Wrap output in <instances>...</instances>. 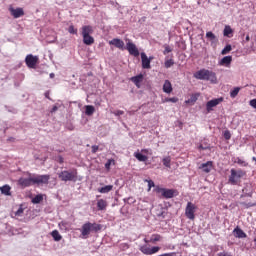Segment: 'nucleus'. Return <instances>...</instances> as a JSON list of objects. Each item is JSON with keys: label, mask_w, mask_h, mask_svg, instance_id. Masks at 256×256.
Segmentation results:
<instances>
[{"label": "nucleus", "mask_w": 256, "mask_h": 256, "mask_svg": "<svg viewBox=\"0 0 256 256\" xmlns=\"http://www.w3.org/2000/svg\"><path fill=\"white\" fill-rule=\"evenodd\" d=\"M194 78L199 79L200 81H210V83H217V75L215 72L207 70V69H201L194 73Z\"/></svg>", "instance_id": "1"}, {"label": "nucleus", "mask_w": 256, "mask_h": 256, "mask_svg": "<svg viewBox=\"0 0 256 256\" xmlns=\"http://www.w3.org/2000/svg\"><path fill=\"white\" fill-rule=\"evenodd\" d=\"M83 239H87L91 233L101 231V225L97 223L86 222L80 229Z\"/></svg>", "instance_id": "2"}, {"label": "nucleus", "mask_w": 256, "mask_h": 256, "mask_svg": "<svg viewBox=\"0 0 256 256\" xmlns=\"http://www.w3.org/2000/svg\"><path fill=\"white\" fill-rule=\"evenodd\" d=\"M230 173L231 174L228 179V182L230 183V185H239V183H241V179L245 177V172L241 169L239 170L231 169Z\"/></svg>", "instance_id": "3"}, {"label": "nucleus", "mask_w": 256, "mask_h": 256, "mask_svg": "<svg viewBox=\"0 0 256 256\" xmlns=\"http://www.w3.org/2000/svg\"><path fill=\"white\" fill-rule=\"evenodd\" d=\"M58 177L61 181H77V170H64L58 173Z\"/></svg>", "instance_id": "4"}, {"label": "nucleus", "mask_w": 256, "mask_h": 256, "mask_svg": "<svg viewBox=\"0 0 256 256\" xmlns=\"http://www.w3.org/2000/svg\"><path fill=\"white\" fill-rule=\"evenodd\" d=\"M195 211H197V206L195 204L188 202L186 209H185V215L187 219H190V221L195 220Z\"/></svg>", "instance_id": "5"}, {"label": "nucleus", "mask_w": 256, "mask_h": 256, "mask_svg": "<svg viewBox=\"0 0 256 256\" xmlns=\"http://www.w3.org/2000/svg\"><path fill=\"white\" fill-rule=\"evenodd\" d=\"M50 179H51L50 175H39V176L33 177L34 185H47Z\"/></svg>", "instance_id": "6"}, {"label": "nucleus", "mask_w": 256, "mask_h": 256, "mask_svg": "<svg viewBox=\"0 0 256 256\" xmlns=\"http://www.w3.org/2000/svg\"><path fill=\"white\" fill-rule=\"evenodd\" d=\"M37 61H39V58L37 56H33V54L27 55L25 58L26 65L30 69H35Z\"/></svg>", "instance_id": "7"}, {"label": "nucleus", "mask_w": 256, "mask_h": 256, "mask_svg": "<svg viewBox=\"0 0 256 256\" xmlns=\"http://www.w3.org/2000/svg\"><path fill=\"white\" fill-rule=\"evenodd\" d=\"M220 103H223V97L208 101L206 103V111L211 113V111H213V107H217Z\"/></svg>", "instance_id": "8"}, {"label": "nucleus", "mask_w": 256, "mask_h": 256, "mask_svg": "<svg viewBox=\"0 0 256 256\" xmlns=\"http://www.w3.org/2000/svg\"><path fill=\"white\" fill-rule=\"evenodd\" d=\"M126 49L130 55L139 57V49H137V46L133 42L128 41V43H126Z\"/></svg>", "instance_id": "9"}, {"label": "nucleus", "mask_w": 256, "mask_h": 256, "mask_svg": "<svg viewBox=\"0 0 256 256\" xmlns=\"http://www.w3.org/2000/svg\"><path fill=\"white\" fill-rule=\"evenodd\" d=\"M9 11L12 15V17H14V19H19V17H23V15H25V11H23V8H13L10 7Z\"/></svg>", "instance_id": "10"}, {"label": "nucleus", "mask_w": 256, "mask_h": 256, "mask_svg": "<svg viewBox=\"0 0 256 256\" xmlns=\"http://www.w3.org/2000/svg\"><path fill=\"white\" fill-rule=\"evenodd\" d=\"M206 39L210 41L211 47H217V43H219V38L213 34V32L209 31L206 33Z\"/></svg>", "instance_id": "11"}, {"label": "nucleus", "mask_w": 256, "mask_h": 256, "mask_svg": "<svg viewBox=\"0 0 256 256\" xmlns=\"http://www.w3.org/2000/svg\"><path fill=\"white\" fill-rule=\"evenodd\" d=\"M141 59H142V69H150L151 68V59L147 57V54L145 52L141 53Z\"/></svg>", "instance_id": "12"}, {"label": "nucleus", "mask_w": 256, "mask_h": 256, "mask_svg": "<svg viewBox=\"0 0 256 256\" xmlns=\"http://www.w3.org/2000/svg\"><path fill=\"white\" fill-rule=\"evenodd\" d=\"M18 184L21 185V187H31V185H35L32 177L20 178Z\"/></svg>", "instance_id": "13"}, {"label": "nucleus", "mask_w": 256, "mask_h": 256, "mask_svg": "<svg viewBox=\"0 0 256 256\" xmlns=\"http://www.w3.org/2000/svg\"><path fill=\"white\" fill-rule=\"evenodd\" d=\"M109 45H114V47H116L117 49H121L123 51V49H125V42H123V40L119 39V38H114L109 42Z\"/></svg>", "instance_id": "14"}, {"label": "nucleus", "mask_w": 256, "mask_h": 256, "mask_svg": "<svg viewBox=\"0 0 256 256\" xmlns=\"http://www.w3.org/2000/svg\"><path fill=\"white\" fill-rule=\"evenodd\" d=\"M199 169H202L204 173H211V169H213V162L208 161L206 163L201 164Z\"/></svg>", "instance_id": "15"}, {"label": "nucleus", "mask_w": 256, "mask_h": 256, "mask_svg": "<svg viewBox=\"0 0 256 256\" xmlns=\"http://www.w3.org/2000/svg\"><path fill=\"white\" fill-rule=\"evenodd\" d=\"M160 192L162 193L163 197L165 199H172V197L175 195V191L171 189H160Z\"/></svg>", "instance_id": "16"}, {"label": "nucleus", "mask_w": 256, "mask_h": 256, "mask_svg": "<svg viewBox=\"0 0 256 256\" xmlns=\"http://www.w3.org/2000/svg\"><path fill=\"white\" fill-rule=\"evenodd\" d=\"M233 233H234V237H238V239H245V237H247V234H245L243 230L239 227H236Z\"/></svg>", "instance_id": "17"}, {"label": "nucleus", "mask_w": 256, "mask_h": 256, "mask_svg": "<svg viewBox=\"0 0 256 256\" xmlns=\"http://www.w3.org/2000/svg\"><path fill=\"white\" fill-rule=\"evenodd\" d=\"M163 91L164 93H171L173 91V86L171 85V82L169 80H165L163 85Z\"/></svg>", "instance_id": "18"}, {"label": "nucleus", "mask_w": 256, "mask_h": 256, "mask_svg": "<svg viewBox=\"0 0 256 256\" xmlns=\"http://www.w3.org/2000/svg\"><path fill=\"white\" fill-rule=\"evenodd\" d=\"M93 33V27L91 26H83L82 27V37L91 35Z\"/></svg>", "instance_id": "19"}, {"label": "nucleus", "mask_w": 256, "mask_h": 256, "mask_svg": "<svg viewBox=\"0 0 256 256\" xmlns=\"http://www.w3.org/2000/svg\"><path fill=\"white\" fill-rule=\"evenodd\" d=\"M197 99H199V94H193L188 100L185 101V103L187 105H195Z\"/></svg>", "instance_id": "20"}, {"label": "nucleus", "mask_w": 256, "mask_h": 256, "mask_svg": "<svg viewBox=\"0 0 256 256\" xmlns=\"http://www.w3.org/2000/svg\"><path fill=\"white\" fill-rule=\"evenodd\" d=\"M84 45H93L95 43V39L91 36H83Z\"/></svg>", "instance_id": "21"}, {"label": "nucleus", "mask_w": 256, "mask_h": 256, "mask_svg": "<svg viewBox=\"0 0 256 256\" xmlns=\"http://www.w3.org/2000/svg\"><path fill=\"white\" fill-rule=\"evenodd\" d=\"M97 207L99 211H104V209H107V201L103 199L98 200Z\"/></svg>", "instance_id": "22"}, {"label": "nucleus", "mask_w": 256, "mask_h": 256, "mask_svg": "<svg viewBox=\"0 0 256 256\" xmlns=\"http://www.w3.org/2000/svg\"><path fill=\"white\" fill-rule=\"evenodd\" d=\"M231 61H233V57L231 56H225L224 58L221 59L220 65H231Z\"/></svg>", "instance_id": "23"}, {"label": "nucleus", "mask_w": 256, "mask_h": 256, "mask_svg": "<svg viewBox=\"0 0 256 256\" xmlns=\"http://www.w3.org/2000/svg\"><path fill=\"white\" fill-rule=\"evenodd\" d=\"M131 81L136 85V87H139V83L143 81V75H138L131 78Z\"/></svg>", "instance_id": "24"}, {"label": "nucleus", "mask_w": 256, "mask_h": 256, "mask_svg": "<svg viewBox=\"0 0 256 256\" xmlns=\"http://www.w3.org/2000/svg\"><path fill=\"white\" fill-rule=\"evenodd\" d=\"M0 191L3 195H11V186L4 185L0 188Z\"/></svg>", "instance_id": "25"}, {"label": "nucleus", "mask_w": 256, "mask_h": 256, "mask_svg": "<svg viewBox=\"0 0 256 256\" xmlns=\"http://www.w3.org/2000/svg\"><path fill=\"white\" fill-rule=\"evenodd\" d=\"M110 191H113V185H107L98 189L99 193H109Z\"/></svg>", "instance_id": "26"}, {"label": "nucleus", "mask_w": 256, "mask_h": 256, "mask_svg": "<svg viewBox=\"0 0 256 256\" xmlns=\"http://www.w3.org/2000/svg\"><path fill=\"white\" fill-rule=\"evenodd\" d=\"M223 34L224 37H231V35H233V29H231V26H225Z\"/></svg>", "instance_id": "27"}, {"label": "nucleus", "mask_w": 256, "mask_h": 256, "mask_svg": "<svg viewBox=\"0 0 256 256\" xmlns=\"http://www.w3.org/2000/svg\"><path fill=\"white\" fill-rule=\"evenodd\" d=\"M140 251L144 255H151V248H149L147 245L140 246Z\"/></svg>", "instance_id": "28"}, {"label": "nucleus", "mask_w": 256, "mask_h": 256, "mask_svg": "<svg viewBox=\"0 0 256 256\" xmlns=\"http://www.w3.org/2000/svg\"><path fill=\"white\" fill-rule=\"evenodd\" d=\"M51 235L54 241H61V239H63V237L61 236V234H59V231L57 230L52 231Z\"/></svg>", "instance_id": "29"}, {"label": "nucleus", "mask_w": 256, "mask_h": 256, "mask_svg": "<svg viewBox=\"0 0 256 256\" xmlns=\"http://www.w3.org/2000/svg\"><path fill=\"white\" fill-rule=\"evenodd\" d=\"M95 113V107L91 106V105H87L86 106V110H85V114L88 116H91Z\"/></svg>", "instance_id": "30"}, {"label": "nucleus", "mask_w": 256, "mask_h": 256, "mask_svg": "<svg viewBox=\"0 0 256 256\" xmlns=\"http://www.w3.org/2000/svg\"><path fill=\"white\" fill-rule=\"evenodd\" d=\"M239 91H241L240 87H235L231 92H230V97L232 99H235V97H237V95H239Z\"/></svg>", "instance_id": "31"}, {"label": "nucleus", "mask_w": 256, "mask_h": 256, "mask_svg": "<svg viewBox=\"0 0 256 256\" xmlns=\"http://www.w3.org/2000/svg\"><path fill=\"white\" fill-rule=\"evenodd\" d=\"M41 201H43V195H41V194L36 195L32 199V203H34V205H37V204L41 203Z\"/></svg>", "instance_id": "32"}, {"label": "nucleus", "mask_w": 256, "mask_h": 256, "mask_svg": "<svg viewBox=\"0 0 256 256\" xmlns=\"http://www.w3.org/2000/svg\"><path fill=\"white\" fill-rule=\"evenodd\" d=\"M134 157H136V159H138V161H142V162H145L148 159L147 156H145L141 153L134 154Z\"/></svg>", "instance_id": "33"}, {"label": "nucleus", "mask_w": 256, "mask_h": 256, "mask_svg": "<svg viewBox=\"0 0 256 256\" xmlns=\"http://www.w3.org/2000/svg\"><path fill=\"white\" fill-rule=\"evenodd\" d=\"M164 167H171V157H165L162 160Z\"/></svg>", "instance_id": "34"}, {"label": "nucleus", "mask_w": 256, "mask_h": 256, "mask_svg": "<svg viewBox=\"0 0 256 256\" xmlns=\"http://www.w3.org/2000/svg\"><path fill=\"white\" fill-rule=\"evenodd\" d=\"M157 241H161V235L159 234L152 235L150 239V243H157Z\"/></svg>", "instance_id": "35"}, {"label": "nucleus", "mask_w": 256, "mask_h": 256, "mask_svg": "<svg viewBox=\"0 0 256 256\" xmlns=\"http://www.w3.org/2000/svg\"><path fill=\"white\" fill-rule=\"evenodd\" d=\"M159 251H161V247L154 246V247L150 248V255H155V253H159Z\"/></svg>", "instance_id": "36"}, {"label": "nucleus", "mask_w": 256, "mask_h": 256, "mask_svg": "<svg viewBox=\"0 0 256 256\" xmlns=\"http://www.w3.org/2000/svg\"><path fill=\"white\" fill-rule=\"evenodd\" d=\"M173 65H175V62L173 61V59H170V60H166V61H165V67H166V69H169V67H173Z\"/></svg>", "instance_id": "37"}, {"label": "nucleus", "mask_w": 256, "mask_h": 256, "mask_svg": "<svg viewBox=\"0 0 256 256\" xmlns=\"http://www.w3.org/2000/svg\"><path fill=\"white\" fill-rule=\"evenodd\" d=\"M231 45H226L225 48L222 50V55H227L231 51Z\"/></svg>", "instance_id": "38"}, {"label": "nucleus", "mask_w": 256, "mask_h": 256, "mask_svg": "<svg viewBox=\"0 0 256 256\" xmlns=\"http://www.w3.org/2000/svg\"><path fill=\"white\" fill-rule=\"evenodd\" d=\"M113 115H115L116 117H121V115H125V112L123 110H116L114 112H112Z\"/></svg>", "instance_id": "39"}, {"label": "nucleus", "mask_w": 256, "mask_h": 256, "mask_svg": "<svg viewBox=\"0 0 256 256\" xmlns=\"http://www.w3.org/2000/svg\"><path fill=\"white\" fill-rule=\"evenodd\" d=\"M148 183V191H151V187H155V182L153 180H145Z\"/></svg>", "instance_id": "40"}, {"label": "nucleus", "mask_w": 256, "mask_h": 256, "mask_svg": "<svg viewBox=\"0 0 256 256\" xmlns=\"http://www.w3.org/2000/svg\"><path fill=\"white\" fill-rule=\"evenodd\" d=\"M68 31L72 35H76V33H77V30H75V27L73 25L69 26Z\"/></svg>", "instance_id": "41"}, {"label": "nucleus", "mask_w": 256, "mask_h": 256, "mask_svg": "<svg viewBox=\"0 0 256 256\" xmlns=\"http://www.w3.org/2000/svg\"><path fill=\"white\" fill-rule=\"evenodd\" d=\"M164 49H165V50H164V55H167V53H171V51H172V50H171V47H169V45H165V46H164Z\"/></svg>", "instance_id": "42"}, {"label": "nucleus", "mask_w": 256, "mask_h": 256, "mask_svg": "<svg viewBox=\"0 0 256 256\" xmlns=\"http://www.w3.org/2000/svg\"><path fill=\"white\" fill-rule=\"evenodd\" d=\"M250 107H253V109H256V98L249 101Z\"/></svg>", "instance_id": "43"}, {"label": "nucleus", "mask_w": 256, "mask_h": 256, "mask_svg": "<svg viewBox=\"0 0 256 256\" xmlns=\"http://www.w3.org/2000/svg\"><path fill=\"white\" fill-rule=\"evenodd\" d=\"M224 138H225L227 141H229V139H231V132L225 131V132H224Z\"/></svg>", "instance_id": "44"}, {"label": "nucleus", "mask_w": 256, "mask_h": 256, "mask_svg": "<svg viewBox=\"0 0 256 256\" xmlns=\"http://www.w3.org/2000/svg\"><path fill=\"white\" fill-rule=\"evenodd\" d=\"M15 215L17 216V217H21V215H23V208H19L16 212H15Z\"/></svg>", "instance_id": "45"}, {"label": "nucleus", "mask_w": 256, "mask_h": 256, "mask_svg": "<svg viewBox=\"0 0 256 256\" xmlns=\"http://www.w3.org/2000/svg\"><path fill=\"white\" fill-rule=\"evenodd\" d=\"M111 163H113V160L109 159L106 164H105V168L106 169H111Z\"/></svg>", "instance_id": "46"}, {"label": "nucleus", "mask_w": 256, "mask_h": 256, "mask_svg": "<svg viewBox=\"0 0 256 256\" xmlns=\"http://www.w3.org/2000/svg\"><path fill=\"white\" fill-rule=\"evenodd\" d=\"M168 101H170V103H177V101H179V98L177 97L169 98Z\"/></svg>", "instance_id": "47"}, {"label": "nucleus", "mask_w": 256, "mask_h": 256, "mask_svg": "<svg viewBox=\"0 0 256 256\" xmlns=\"http://www.w3.org/2000/svg\"><path fill=\"white\" fill-rule=\"evenodd\" d=\"M97 151H99V146L93 145L92 146V153H97Z\"/></svg>", "instance_id": "48"}, {"label": "nucleus", "mask_w": 256, "mask_h": 256, "mask_svg": "<svg viewBox=\"0 0 256 256\" xmlns=\"http://www.w3.org/2000/svg\"><path fill=\"white\" fill-rule=\"evenodd\" d=\"M216 256H231V255H229V253L227 252H220Z\"/></svg>", "instance_id": "49"}, {"label": "nucleus", "mask_w": 256, "mask_h": 256, "mask_svg": "<svg viewBox=\"0 0 256 256\" xmlns=\"http://www.w3.org/2000/svg\"><path fill=\"white\" fill-rule=\"evenodd\" d=\"M59 107L57 106H53V108L51 109L50 113H55V111H58Z\"/></svg>", "instance_id": "50"}, {"label": "nucleus", "mask_w": 256, "mask_h": 256, "mask_svg": "<svg viewBox=\"0 0 256 256\" xmlns=\"http://www.w3.org/2000/svg\"><path fill=\"white\" fill-rule=\"evenodd\" d=\"M245 41L248 43V41H251V37L249 35L246 36Z\"/></svg>", "instance_id": "51"}, {"label": "nucleus", "mask_w": 256, "mask_h": 256, "mask_svg": "<svg viewBox=\"0 0 256 256\" xmlns=\"http://www.w3.org/2000/svg\"><path fill=\"white\" fill-rule=\"evenodd\" d=\"M50 79H55V73H50Z\"/></svg>", "instance_id": "52"}, {"label": "nucleus", "mask_w": 256, "mask_h": 256, "mask_svg": "<svg viewBox=\"0 0 256 256\" xmlns=\"http://www.w3.org/2000/svg\"><path fill=\"white\" fill-rule=\"evenodd\" d=\"M45 97H46V99H50L49 98V92H45Z\"/></svg>", "instance_id": "53"}, {"label": "nucleus", "mask_w": 256, "mask_h": 256, "mask_svg": "<svg viewBox=\"0 0 256 256\" xmlns=\"http://www.w3.org/2000/svg\"><path fill=\"white\" fill-rule=\"evenodd\" d=\"M145 243H151V240H147V238L144 239Z\"/></svg>", "instance_id": "54"}, {"label": "nucleus", "mask_w": 256, "mask_h": 256, "mask_svg": "<svg viewBox=\"0 0 256 256\" xmlns=\"http://www.w3.org/2000/svg\"><path fill=\"white\" fill-rule=\"evenodd\" d=\"M148 59H150V62L153 61V56H150Z\"/></svg>", "instance_id": "55"}, {"label": "nucleus", "mask_w": 256, "mask_h": 256, "mask_svg": "<svg viewBox=\"0 0 256 256\" xmlns=\"http://www.w3.org/2000/svg\"><path fill=\"white\" fill-rule=\"evenodd\" d=\"M165 217L164 213L162 212L161 214H159V217Z\"/></svg>", "instance_id": "56"}, {"label": "nucleus", "mask_w": 256, "mask_h": 256, "mask_svg": "<svg viewBox=\"0 0 256 256\" xmlns=\"http://www.w3.org/2000/svg\"><path fill=\"white\" fill-rule=\"evenodd\" d=\"M13 139H14V138H10V139H8V141H13Z\"/></svg>", "instance_id": "57"}, {"label": "nucleus", "mask_w": 256, "mask_h": 256, "mask_svg": "<svg viewBox=\"0 0 256 256\" xmlns=\"http://www.w3.org/2000/svg\"><path fill=\"white\" fill-rule=\"evenodd\" d=\"M200 149H205V148H203V146H200Z\"/></svg>", "instance_id": "58"}, {"label": "nucleus", "mask_w": 256, "mask_h": 256, "mask_svg": "<svg viewBox=\"0 0 256 256\" xmlns=\"http://www.w3.org/2000/svg\"><path fill=\"white\" fill-rule=\"evenodd\" d=\"M254 243H255V245H256V238L254 239Z\"/></svg>", "instance_id": "59"}]
</instances>
